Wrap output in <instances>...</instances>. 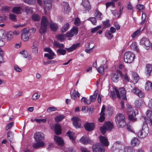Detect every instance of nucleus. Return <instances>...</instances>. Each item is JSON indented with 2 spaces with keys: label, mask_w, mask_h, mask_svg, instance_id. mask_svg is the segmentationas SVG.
Returning <instances> with one entry per match:
<instances>
[{
  "label": "nucleus",
  "mask_w": 152,
  "mask_h": 152,
  "mask_svg": "<svg viewBox=\"0 0 152 152\" xmlns=\"http://www.w3.org/2000/svg\"><path fill=\"white\" fill-rule=\"evenodd\" d=\"M101 28V26H98L95 28H92L91 30V32L94 33L95 31H97Z\"/></svg>",
  "instance_id": "nucleus-61"
},
{
  "label": "nucleus",
  "mask_w": 152,
  "mask_h": 152,
  "mask_svg": "<svg viewBox=\"0 0 152 152\" xmlns=\"http://www.w3.org/2000/svg\"><path fill=\"white\" fill-rule=\"evenodd\" d=\"M148 118L142 116L141 119L143 120V123L145 124H148V123H150L151 125L152 126V115H146Z\"/></svg>",
  "instance_id": "nucleus-17"
},
{
  "label": "nucleus",
  "mask_w": 152,
  "mask_h": 152,
  "mask_svg": "<svg viewBox=\"0 0 152 152\" xmlns=\"http://www.w3.org/2000/svg\"><path fill=\"white\" fill-rule=\"evenodd\" d=\"M67 134L70 140L72 141H75V138L74 137V134L73 133L70 131H68L67 132Z\"/></svg>",
  "instance_id": "nucleus-36"
},
{
  "label": "nucleus",
  "mask_w": 152,
  "mask_h": 152,
  "mask_svg": "<svg viewBox=\"0 0 152 152\" xmlns=\"http://www.w3.org/2000/svg\"><path fill=\"white\" fill-rule=\"evenodd\" d=\"M21 54L23 55V57L26 58L27 57L28 54L27 52L25 50H23L20 52Z\"/></svg>",
  "instance_id": "nucleus-56"
},
{
  "label": "nucleus",
  "mask_w": 152,
  "mask_h": 152,
  "mask_svg": "<svg viewBox=\"0 0 152 152\" xmlns=\"http://www.w3.org/2000/svg\"><path fill=\"white\" fill-rule=\"evenodd\" d=\"M136 115H129L128 118L129 121L132 122H135L137 120V118L135 117Z\"/></svg>",
  "instance_id": "nucleus-35"
},
{
  "label": "nucleus",
  "mask_w": 152,
  "mask_h": 152,
  "mask_svg": "<svg viewBox=\"0 0 152 152\" xmlns=\"http://www.w3.org/2000/svg\"><path fill=\"white\" fill-rule=\"evenodd\" d=\"M54 46L58 48H63L64 45L62 43H60L56 41H54L53 42Z\"/></svg>",
  "instance_id": "nucleus-43"
},
{
  "label": "nucleus",
  "mask_w": 152,
  "mask_h": 152,
  "mask_svg": "<svg viewBox=\"0 0 152 152\" xmlns=\"http://www.w3.org/2000/svg\"><path fill=\"white\" fill-rule=\"evenodd\" d=\"M25 12L27 14L31 13L32 12V9L29 7H26L25 8Z\"/></svg>",
  "instance_id": "nucleus-59"
},
{
  "label": "nucleus",
  "mask_w": 152,
  "mask_h": 152,
  "mask_svg": "<svg viewBox=\"0 0 152 152\" xmlns=\"http://www.w3.org/2000/svg\"><path fill=\"white\" fill-rule=\"evenodd\" d=\"M58 28V25L55 23L52 22H51L50 24V28L51 30L53 31H56Z\"/></svg>",
  "instance_id": "nucleus-31"
},
{
  "label": "nucleus",
  "mask_w": 152,
  "mask_h": 152,
  "mask_svg": "<svg viewBox=\"0 0 152 152\" xmlns=\"http://www.w3.org/2000/svg\"><path fill=\"white\" fill-rule=\"evenodd\" d=\"M81 4L84 7L85 12H89L91 9V6L88 0H82Z\"/></svg>",
  "instance_id": "nucleus-12"
},
{
  "label": "nucleus",
  "mask_w": 152,
  "mask_h": 152,
  "mask_svg": "<svg viewBox=\"0 0 152 152\" xmlns=\"http://www.w3.org/2000/svg\"><path fill=\"white\" fill-rule=\"evenodd\" d=\"M44 51L48 52L49 53H45L44 56L48 58V59L50 60L53 59L54 58L53 56H55L54 53L53 52L52 50L49 48H44Z\"/></svg>",
  "instance_id": "nucleus-9"
},
{
  "label": "nucleus",
  "mask_w": 152,
  "mask_h": 152,
  "mask_svg": "<svg viewBox=\"0 0 152 152\" xmlns=\"http://www.w3.org/2000/svg\"><path fill=\"white\" fill-rule=\"evenodd\" d=\"M40 96V94H38L37 93H35L33 94L32 98L33 100H36L39 98Z\"/></svg>",
  "instance_id": "nucleus-53"
},
{
  "label": "nucleus",
  "mask_w": 152,
  "mask_h": 152,
  "mask_svg": "<svg viewBox=\"0 0 152 152\" xmlns=\"http://www.w3.org/2000/svg\"><path fill=\"white\" fill-rule=\"evenodd\" d=\"M111 6L113 7H114L115 6V4L113 2H108L106 4V8H107Z\"/></svg>",
  "instance_id": "nucleus-62"
},
{
  "label": "nucleus",
  "mask_w": 152,
  "mask_h": 152,
  "mask_svg": "<svg viewBox=\"0 0 152 152\" xmlns=\"http://www.w3.org/2000/svg\"><path fill=\"white\" fill-rule=\"evenodd\" d=\"M31 121L32 122H33L34 121H35L39 123H45L46 121V119H33L32 118L31 119Z\"/></svg>",
  "instance_id": "nucleus-37"
},
{
  "label": "nucleus",
  "mask_w": 152,
  "mask_h": 152,
  "mask_svg": "<svg viewBox=\"0 0 152 152\" xmlns=\"http://www.w3.org/2000/svg\"><path fill=\"white\" fill-rule=\"evenodd\" d=\"M140 143V141L137 138L134 137L131 140V144L133 146L138 145Z\"/></svg>",
  "instance_id": "nucleus-29"
},
{
  "label": "nucleus",
  "mask_w": 152,
  "mask_h": 152,
  "mask_svg": "<svg viewBox=\"0 0 152 152\" xmlns=\"http://www.w3.org/2000/svg\"><path fill=\"white\" fill-rule=\"evenodd\" d=\"M117 126L119 128H123L126 124L125 118L124 115H116L115 117Z\"/></svg>",
  "instance_id": "nucleus-1"
},
{
  "label": "nucleus",
  "mask_w": 152,
  "mask_h": 152,
  "mask_svg": "<svg viewBox=\"0 0 152 152\" xmlns=\"http://www.w3.org/2000/svg\"><path fill=\"white\" fill-rule=\"evenodd\" d=\"M132 91V92L136 94L140 97H142L144 96V94L137 87H134Z\"/></svg>",
  "instance_id": "nucleus-19"
},
{
  "label": "nucleus",
  "mask_w": 152,
  "mask_h": 152,
  "mask_svg": "<svg viewBox=\"0 0 152 152\" xmlns=\"http://www.w3.org/2000/svg\"><path fill=\"white\" fill-rule=\"evenodd\" d=\"M62 12L64 14H67L69 12L70 8L68 3L66 2H63L61 3Z\"/></svg>",
  "instance_id": "nucleus-14"
},
{
  "label": "nucleus",
  "mask_w": 152,
  "mask_h": 152,
  "mask_svg": "<svg viewBox=\"0 0 152 152\" xmlns=\"http://www.w3.org/2000/svg\"><path fill=\"white\" fill-rule=\"evenodd\" d=\"M146 67L147 68V71L146 74L148 76L150 75L151 72L152 71V65L148 64L147 65Z\"/></svg>",
  "instance_id": "nucleus-38"
},
{
  "label": "nucleus",
  "mask_w": 152,
  "mask_h": 152,
  "mask_svg": "<svg viewBox=\"0 0 152 152\" xmlns=\"http://www.w3.org/2000/svg\"><path fill=\"white\" fill-rule=\"evenodd\" d=\"M146 18V14L144 13H142V21L140 23V24L141 25L145 23Z\"/></svg>",
  "instance_id": "nucleus-52"
},
{
  "label": "nucleus",
  "mask_w": 152,
  "mask_h": 152,
  "mask_svg": "<svg viewBox=\"0 0 152 152\" xmlns=\"http://www.w3.org/2000/svg\"><path fill=\"white\" fill-rule=\"evenodd\" d=\"M48 25V21L46 18L43 16L42 18L41 28L39 30V32L40 34H42L46 32Z\"/></svg>",
  "instance_id": "nucleus-3"
},
{
  "label": "nucleus",
  "mask_w": 152,
  "mask_h": 152,
  "mask_svg": "<svg viewBox=\"0 0 152 152\" xmlns=\"http://www.w3.org/2000/svg\"><path fill=\"white\" fill-rule=\"evenodd\" d=\"M123 75L121 72L119 70H118L115 72L112 73L111 75V80L114 82H117L119 80L120 76L122 77Z\"/></svg>",
  "instance_id": "nucleus-7"
},
{
  "label": "nucleus",
  "mask_w": 152,
  "mask_h": 152,
  "mask_svg": "<svg viewBox=\"0 0 152 152\" xmlns=\"http://www.w3.org/2000/svg\"><path fill=\"white\" fill-rule=\"evenodd\" d=\"M80 45V43H77L73 45L69 48H66V50L69 52H72L75 50Z\"/></svg>",
  "instance_id": "nucleus-26"
},
{
  "label": "nucleus",
  "mask_w": 152,
  "mask_h": 152,
  "mask_svg": "<svg viewBox=\"0 0 152 152\" xmlns=\"http://www.w3.org/2000/svg\"><path fill=\"white\" fill-rule=\"evenodd\" d=\"M22 11V8L20 7H14L12 10V12L16 14H21Z\"/></svg>",
  "instance_id": "nucleus-23"
},
{
  "label": "nucleus",
  "mask_w": 152,
  "mask_h": 152,
  "mask_svg": "<svg viewBox=\"0 0 152 152\" xmlns=\"http://www.w3.org/2000/svg\"><path fill=\"white\" fill-rule=\"evenodd\" d=\"M142 102L140 100H137L135 103V106L137 108H140L142 106Z\"/></svg>",
  "instance_id": "nucleus-50"
},
{
  "label": "nucleus",
  "mask_w": 152,
  "mask_h": 152,
  "mask_svg": "<svg viewBox=\"0 0 152 152\" xmlns=\"http://www.w3.org/2000/svg\"><path fill=\"white\" fill-rule=\"evenodd\" d=\"M135 57L134 53L131 51H126L124 54V61L126 63L130 64L134 61Z\"/></svg>",
  "instance_id": "nucleus-2"
},
{
  "label": "nucleus",
  "mask_w": 152,
  "mask_h": 152,
  "mask_svg": "<svg viewBox=\"0 0 152 152\" xmlns=\"http://www.w3.org/2000/svg\"><path fill=\"white\" fill-rule=\"evenodd\" d=\"M12 132H9L7 133V139L10 142L12 141L13 139L12 137L10 136Z\"/></svg>",
  "instance_id": "nucleus-57"
},
{
  "label": "nucleus",
  "mask_w": 152,
  "mask_h": 152,
  "mask_svg": "<svg viewBox=\"0 0 152 152\" xmlns=\"http://www.w3.org/2000/svg\"><path fill=\"white\" fill-rule=\"evenodd\" d=\"M81 100L86 104L88 105L91 103L90 100H88L86 97H83Z\"/></svg>",
  "instance_id": "nucleus-51"
},
{
  "label": "nucleus",
  "mask_w": 152,
  "mask_h": 152,
  "mask_svg": "<svg viewBox=\"0 0 152 152\" xmlns=\"http://www.w3.org/2000/svg\"><path fill=\"white\" fill-rule=\"evenodd\" d=\"M115 90L117 97L118 98H121L123 99H126V91L124 88H121L118 90L115 88Z\"/></svg>",
  "instance_id": "nucleus-4"
},
{
  "label": "nucleus",
  "mask_w": 152,
  "mask_h": 152,
  "mask_svg": "<svg viewBox=\"0 0 152 152\" xmlns=\"http://www.w3.org/2000/svg\"><path fill=\"white\" fill-rule=\"evenodd\" d=\"M101 144L103 146H108L109 145V142L107 138L100 135L99 137Z\"/></svg>",
  "instance_id": "nucleus-15"
},
{
  "label": "nucleus",
  "mask_w": 152,
  "mask_h": 152,
  "mask_svg": "<svg viewBox=\"0 0 152 152\" xmlns=\"http://www.w3.org/2000/svg\"><path fill=\"white\" fill-rule=\"evenodd\" d=\"M140 44L147 50L151 48V43L148 39L147 38H142L140 41Z\"/></svg>",
  "instance_id": "nucleus-6"
},
{
  "label": "nucleus",
  "mask_w": 152,
  "mask_h": 152,
  "mask_svg": "<svg viewBox=\"0 0 152 152\" xmlns=\"http://www.w3.org/2000/svg\"><path fill=\"white\" fill-rule=\"evenodd\" d=\"M57 108H56L53 107H50L48 108L47 109V111L48 113H50L52 111H54L56 110Z\"/></svg>",
  "instance_id": "nucleus-58"
},
{
  "label": "nucleus",
  "mask_w": 152,
  "mask_h": 152,
  "mask_svg": "<svg viewBox=\"0 0 152 152\" xmlns=\"http://www.w3.org/2000/svg\"><path fill=\"white\" fill-rule=\"evenodd\" d=\"M132 81L134 83H137L139 79V77L135 72L132 73Z\"/></svg>",
  "instance_id": "nucleus-25"
},
{
  "label": "nucleus",
  "mask_w": 152,
  "mask_h": 152,
  "mask_svg": "<svg viewBox=\"0 0 152 152\" xmlns=\"http://www.w3.org/2000/svg\"><path fill=\"white\" fill-rule=\"evenodd\" d=\"M57 52L58 55H64L66 52V51L64 49H62L60 48L58 49L57 51Z\"/></svg>",
  "instance_id": "nucleus-40"
},
{
  "label": "nucleus",
  "mask_w": 152,
  "mask_h": 152,
  "mask_svg": "<svg viewBox=\"0 0 152 152\" xmlns=\"http://www.w3.org/2000/svg\"><path fill=\"white\" fill-rule=\"evenodd\" d=\"M31 18L32 20L35 21H39L40 19V18L39 15L37 14H33L32 15Z\"/></svg>",
  "instance_id": "nucleus-32"
},
{
  "label": "nucleus",
  "mask_w": 152,
  "mask_h": 152,
  "mask_svg": "<svg viewBox=\"0 0 152 152\" xmlns=\"http://www.w3.org/2000/svg\"><path fill=\"white\" fill-rule=\"evenodd\" d=\"M44 2L45 13L46 14L47 10H50L52 8V1L51 0H44Z\"/></svg>",
  "instance_id": "nucleus-10"
},
{
  "label": "nucleus",
  "mask_w": 152,
  "mask_h": 152,
  "mask_svg": "<svg viewBox=\"0 0 152 152\" xmlns=\"http://www.w3.org/2000/svg\"><path fill=\"white\" fill-rule=\"evenodd\" d=\"M36 143H34L32 146L34 148H37L43 147L45 145V143L43 141H36Z\"/></svg>",
  "instance_id": "nucleus-22"
},
{
  "label": "nucleus",
  "mask_w": 152,
  "mask_h": 152,
  "mask_svg": "<svg viewBox=\"0 0 152 152\" xmlns=\"http://www.w3.org/2000/svg\"><path fill=\"white\" fill-rule=\"evenodd\" d=\"M80 142L83 144L85 145L92 144L94 142L90 138L86 136H83L80 139Z\"/></svg>",
  "instance_id": "nucleus-11"
},
{
  "label": "nucleus",
  "mask_w": 152,
  "mask_h": 152,
  "mask_svg": "<svg viewBox=\"0 0 152 152\" xmlns=\"http://www.w3.org/2000/svg\"><path fill=\"white\" fill-rule=\"evenodd\" d=\"M100 129L102 134L103 135H104L106 133V130H107V129L104 126L100 127Z\"/></svg>",
  "instance_id": "nucleus-49"
},
{
  "label": "nucleus",
  "mask_w": 152,
  "mask_h": 152,
  "mask_svg": "<svg viewBox=\"0 0 152 152\" xmlns=\"http://www.w3.org/2000/svg\"><path fill=\"white\" fill-rule=\"evenodd\" d=\"M28 29L24 28L22 31L21 38L24 41H27L29 39Z\"/></svg>",
  "instance_id": "nucleus-13"
},
{
  "label": "nucleus",
  "mask_w": 152,
  "mask_h": 152,
  "mask_svg": "<svg viewBox=\"0 0 152 152\" xmlns=\"http://www.w3.org/2000/svg\"><path fill=\"white\" fill-rule=\"evenodd\" d=\"M54 130L55 133L56 135H59L61 133V127L58 124L56 123L54 124Z\"/></svg>",
  "instance_id": "nucleus-18"
},
{
  "label": "nucleus",
  "mask_w": 152,
  "mask_h": 152,
  "mask_svg": "<svg viewBox=\"0 0 152 152\" xmlns=\"http://www.w3.org/2000/svg\"><path fill=\"white\" fill-rule=\"evenodd\" d=\"M64 118V116L63 115H57L55 118V121L56 122H59L61 121Z\"/></svg>",
  "instance_id": "nucleus-41"
},
{
  "label": "nucleus",
  "mask_w": 152,
  "mask_h": 152,
  "mask_svg": "<svg viewBox=\"0 0 152 152\" xmlns=\"http://www.w3.org/2000/svg\"><path fill=\"white\" fill-rule=\"evenodd\" d=\"M149 132L148 128L142 127V129L140 130L137 133L138 137L140 138H144L148 135Z\"/></svg>",
  "instance_id": "nucleus-8"
},
{
  "label": "nucleus",
  "mask_w": 152,
  "mask_h": 152,
  "mask_svg": "<svg viewBox=\"0 0 152 152\" xmlns=\"http://www.w3.org/2000/svg\"><path fill=\"white\" fill-rule=\"evenodd\" d=\"M71 31L74 35H76L78 33V28L77 27H73L71 29Z\"/></svg>",
  "instance_id": "nucleus-47"
},
{
  "label": "nucleus",
  "mask_w": 152,
  "mask_h": 152,
  "mask_svg": "<svg viewBox=\"0 0 152 152\" xmlns=\"http://www.w3.org/2000/svg\"><path fill=\"white\" fill-rule=\"evenodd\" d=\"M54 140L56 142L58 145L62 146L64 144V141L63 139L61 137L54 136Z\"/></svg>",
  "instance_id": "nucleus-20"
},
{
  "label": "nucleus",
  "mask_w": 152,
  "mask_h": 152,
  "mask_svg": "<svg viewBox=\"0 0 152 152\" xmlns=\"http://www.w3.org/2000/svg\"><path fill=\"white\" fill-rule=\"evenodd\" d=\"M24 1L28 4L33 5L36 2L35 0H24Z\"/></svg>",
  "instance_id": "nucleus-54"
},
{
  "label": "nucleus",
  "mask_w": 152,
  "mask_h": 152,
  "mask_svg": "<svg viewBox=\"0 0 152 152\" xmlns=\"http://www.w3.org/2000/svg\"><path fill=\"white\" fill-rule=\"evenodd\" d=\"M130 47L132 49L134 50L137 52L139 51V49L137 48V46L136 43L135 42L132 43L130 46Z\"/></svg>",
  "instance_id": "nucleus-44"
},
{
  "label": "nucleus",
  "mask_w": 152,
  "mask_h": 152,
  "mask_svg": "<svg viewBox=\"0 0 152 152\" xmlns=\"http://www.w3.org/2000/svg\"><path fill=\"white\" fill-rule=\"evenodd\" d=\"M141 31V28L137 30V31L134 32L133 34H132L131 35L132 37L133 38L135 37Z\"/></svg>",
  "instance_id": "nucleus-55"
},
{
  "label": "nucleus",
  "mask_w": 152,
  "mask_h": 152,
  "mask_svg": "<svg viewBox=\"0 0 152 152\" xmlns=\"http://www.w3.org/2000/svg\"><path fill=\"white\" fill-rule=\"evenodd\" d=\"M72 120L73 121V124L78 122L79 121V118L77 117H72Z\"/></svg>",
  "instance_id": "nucleus-63"
},
{
  "label": "nucleus",
  "mask_w": 152,
  "mask_h": 152,
  "mask_svg": "<svg viewBox=\"0 0 152 152\" xmlns=\"http://www.w3.org/2000/svg\"><path fill=\"white\" fill-rule=\"evenodd\" d=\"M112 34L110 31H108L105 33V36L108 39H111L113 37V35Z\"/></svg>",
  "instance_id": "nucleus-33"
},
{
  "label": "nucleus",
  "mask_w": 152,
  "mask_h": 152,
  "mask_svg": "<svg viewBox=\"0 0 152 152\" xmlns=\"http://www.w3.org/2000/svg\"><path fill=\"white\" fill-rule=\"evenodd\" d=\"M102 14L99 10L96 9L94 12V15L99 20H102Z\"/></svg>",
  "instance_id": "nucleus-27"
},
{
  "label": "nucleus",
  "mask_w": 152,
  "mask_h": 152,
  "mask_svg": "<svg viewBox=\"0 0 152 152\" xmlns=\"http://www.w3.org/2000/svg\"><path fill=\"white\" fill-rule=\"evenodd\" d=\"M88 20L90 21L94 25H96V19L94 17H92L89 18L88 19Z\"/></svg>",
  "instance_id": "nucleus-46"
},
{
  "label": "nucleus",
  "mask_w": 152,
  "mask_h": 152,
  "mask_svg": "<svg viewBox=\"0 0 152 152\" xmlns=\"http://www.w3.org/2000/svg\"><path fill=\"white\" fill-rule=\"evenodd\" d=\"M124 152H135L134 150L131 146H126L124 148Z\"/></svg>",
  "instance_id": "nucleus-39"
},
{
  "label": "nucleus",
  "mask_w": 152,
  "mask_h": 152,
  "mask_svg": "<svg viewBox=\"0 0 152 152\" xmlns=\"http://www.w3.org/2000/svg\"><path fill=\"white\" fill-rule=\"evenodd\" d=\"M84 127L88 132L93 131L95 127V125L93 123L86 122L84 125Z\"/></svg>",
  "instance_id": "nucleus-16"
},
{
  "label": "nucleus",
  "mask_w": 152,
  "mask_h": 152,
  "mask_svg": "<svg viewBox=\"0 0 152 152\" xmlns=\"http://www.w3.org/2000/svg\"><path fill=\"white\" fill-rule=\"evenodd\" d=\"M57 39L61 41L62 42L64 40L65 36L63 34H58L56 37Z\"/></svg>",
  "instance_id": "nucleus-48"
},
{
  "label": "nucleus",
  "mask_w": 152,
  "mask_h": 152,
  "mask_svg": "<svg viewBox=\"0 0 152 152\" xmlns=\"http://www.w3.org/2000/svg\"><path fill=\"white\" fill-rule=\"evenodd\" d=\"M92 149L93 152H104L105 151L104 147L99 143L93 145Z\"/></svg>",
  "instance_id": "nucleus-5"
},
{
  "label": "nucleus",
  "mask_w": 152,
  "mask_h": 152,
  "mask_svg": "<svg viewBox=\"0 0 152 152\" xmlns=\"http://www.w3.org/2000/svg\"><path fill=\"white\" fill-rule=\"evenodd\" d=\"M13 33L11 31L8 32L6 35L8 40H11L13 37Z\"/></svg>",
  "instance_id": "nucleus-45"
},
{
  "label": "nucleus",
  "mask_w": 152,
  "mask_h": 152,
  "mask_svg": "<svg viewBox=\"0 0 152 152\" xmlns=\"http://www.w3.org/2000/svg\"><path fill=\"white\" fill-rule=\"evenodd\" d=\"M104 126L106 127L108 131H111L113 128L114 125L113 123L110 121L105 122L104 123Z\"/></svg>",
  "instance_id": "nucleus-21"
},
{
  "label": "nucleus",
  "mask_w": 152,
  "mask_h": 152,
  "mask_svg": "<svg viewBox=\"0 0 152 152\" xmlns=\"http://www.w3.org/2000/svg\"><path fill=\"white\" fill-rule=\"evenodd\" d=\"M9 17L10 19L14 21H15L16 20V18L15 15L13 14H10L9 15Z\"/></svg>",
  "instance_id": "nucleus-64"
},
{
  "label": "nucleus",
  "mask_w": 152,
  "mask_h": 152,
  "mask_svg": "<svg viewBox=\"0 0 152 152\" xmlns=\"http://www.w3.org/2000/svg\"><path fill=\"white\" fill-rule=\"evenodd\" d=\"M34 138L36 141H42L44 137L39 133L37 132L34 134Z\"/></svg>",
  "instance_id": "nucleus-24"
},
{
  "label": "nucleus",
  "mask_w": 152,
  "mask_h": 152,
  "mask_svg": "<svg viewBox=\"0 0 152 152\" xmlns=\"http://www.w3.org/2000/svg\"><path fill=\"white\" fill-rule=\"evenodd\" d=\"M109 20H107L106 21H103V28H107L110 26V24L109 23Z\"/></svg>",
  "instance_id": "nucleus-42"
},
{
  "label": "nucleus",
  "mask_w": 152,
  "mask_h": 152,
  "mask_svg": "<svg viewBox=\"0 0 152 152\" xmlns=\"http://www.w3.org/2000/svg\"><path fill=\"white\" fill-rule=\"evenodd\" d=\"M101 115L98 118V121L99 122H102L105 120V115Z\"/></svg>",
  "instance_id": "nucleus-60"
},
{
  "label": "nucleus",
  "mask_w": 152,
  "mask_h": 152,
  "mask_svg": "<svg viewBox=\"0 0 152 152\" xmlns=\"http://www.w3.org/2000/svg\"><path fill=\"white\" fill-rule=\"evenodd\" d=\"M145 90L147 91H150L152 89V84L149 81L146 82L145 86Z\"/></svg>",
  "instance_id": "nucleus-34"
},
{
  "label": "nucleus",
  "mask_w": 152,
  "mask_h": 152,
  "mask_svg": "<svg viewBox=\"0 0 152 152\" xmlns=\"http://www.w3.org/2000/svg\"><path fill=\"white\" fill-rule=\"evenodd\" d=\"M98 93V91L96 90L94 92V94L92 96H90L89 98L90 99V101L91 102V103L94 102L95 101Z\"/></svg>",
  "instance_id": "nucleus-28"
},
{
  "label": "nucleus",
  "mask_w": 152,
  "mask_h": 152,
  "mask_svg": "<svg viewBox=\"0 0 152 152\" xmlns=\"http://www.w3.org/2000/svg\"><path fill=\"white\" fill-rule=\"evenodd\" d=\"M69 25L68 23L64 24L61 29V31L62 33L65 32L68 29Z\"/></svg>",
  "instance_id": "nucleus-30"
}]
</instances>
